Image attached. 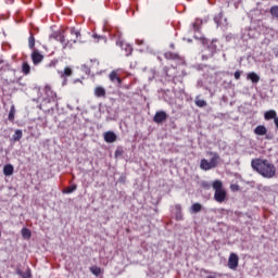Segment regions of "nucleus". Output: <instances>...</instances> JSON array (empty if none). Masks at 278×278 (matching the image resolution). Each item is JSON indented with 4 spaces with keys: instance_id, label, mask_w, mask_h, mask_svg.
<instances>
[{
    "instance_id": "obj_1",
    "label": "nucleus",
    "mask_w": 278,
    "mask_h": 278,
    "mask_svg": "<svg viewBox=\"0 0 278 278\" xmlns=\"http://www.w3.org/2000/svg\"><path fill=\"white\" fill-rule=\"evenodd\" d=\"M253 170H256L258 175L265 177V179H273L277 175V168L275 164L270 163L268 160L254 159L251 162Z\"/></svg>"
},
{
    "instance_id": "obj_2",
    "label": "nucleus",
    "mask_w": 278,
    "mask_h": 278,
    "mask_svg": "<svg viewBox=\"0 0 278 278\" xmlns=\"http://www.w3.org/2000/svg\"><path fill=\"white\" fill-rule=\"evenodd\" d=\"M71 35L75 36V38L67 40V42H66V38L64 37V35L62 33H58V31L52 33L50 35V38H53L58 42H61V45H64L63 49H66V47H73V43L75 45V42H77V40H79V38L81 37V33L79 30L75 29V27L71 28ZM71 42H73V43H71Z\"/></svg>"
},
{
    "instance_id": "obj_3",
    "label": "nucleus",
    "mask_w": 278,
    "mask_h": 278,
    "mask_svg": "<svg viewBox=\"0 0 278 278\" xmlns=\"http://www.w3.org/2000/svg\"><path fill=\"white\" fill-rule=\"evenodd\" d=\"M213 190H215L214 201H216V203H225L227 199V190L223 187V181L215 180L213 182Z\"/></svg>"
},
{
    "instance_id": "obj_4",
    "label": "nucleus",
    "mask_w": 278,
    "mask_h": 278,
    "mask_svg": "<svg viewBox=\"0 0 278 278\" xmlns=\"http://www.w3.org/2000/svg\"><path fill=\"white\" fill-rule=\"evenodd\" d=\"M8 74L9 76L5 78V84H8V86L21 81V77H16V70H12V67L8 66Z\"/></svg>"
},
{
    "instance_id": "obj_5",
    "label": "nucleus",
    "mask_w": 278,
    "mask_h": 278,
    "mask_svg": "<svg viewBox=\"0 0 278 278\" xmlns=\"http://www.w3.org/2000/svg\"><path fill=\"white\" fill-rule=\"evenodd\" d=\"M159 99L165 101V103H173V92L170 90L161 89L157 91Z\"/></svg>"
},
{
    "instance_id": "obj_6",
    "label": "nucleus",
    "mask_w": 278,
    "mask_h": 278,
    "mask_svg": "<svg viewBox=\"0 0 278 278\" xmlns=\"http://www.w3.org/2000/svg\"><path fill=\"white\" fill-rule=\"evenodd\" d=\"M31 61H33V64H35V66H37V64H40V62H42L45 60V55H42L40 53V51L34 49V51L31 52Z\"/></svg>"
},
{
    "instance_id": "obj_7",
    "label": "nucleus",
    "mask_w": 278,
    "mask_h": 278,
    "mask_svg": "<svg viewBox=\"0 0 278 278\" xmlns=\"http://www.w3.org/2000/svg\"><path fill=\"white\" fill-rule=\"evenodd\" d=\"M166 118H168V114H166V112L164 111H157L153 117L154 123H156L157 125H162V123H164V121H166Z\"/></svg>"
},
{
    "instance_id": "obj_8",
    "label": "nucleus",
    "mask_w": 278,
    "mask_h": 278,
    "mask_svg": "<svg viewBox=\"0 0 278 278\" xmlns=\"http://www.w3.org/2000/svg\"><path fill=\"white\" fill-rule=\"evenodd\" d=\"M239 260L240 258L237 256L236 253H231L228 258V268H230V270H236V268H238Z\"/></svg>"
},
{
    "instance_id": "obj_9",
    "label": "nucleus",
    "mask_w": 278,
    "mask_h": 278,
    "mask_svg": "<svg viewBox=\"0 0 278 278\" xmlns=\"http://www.w3.org/2000/svg\"><path fill=\"white\" fill-rule=\"evenodd\" d=\"M104 142H108V144H112L113 142H116L118 136L115 135L114 131L109 130L103 134Z\"/></svg>"
},
{
    "instance_id": "obj_10",
    "label": "nucleus",
    "mask_w": 278,
    "mask_h": 278,
    "mask_svg": "<svg viewBox=\"0 0 278 278\" xmlns=\"http://www.w3.org/2000/svg\"><path fill=\"white\" fill-rule=\"evenodd\" d=\"M59 75L61 76L63 80V86H66V78L65 77H71V75H73V68H71L70 66H66L64 68V71H59Z\"/></svg>"
},
{
    "instance_id": "obj_11",
    "label": "nucleus",
    "mask_w": 278,
    "mask_h": 278,
    "mask_svg": "<svg viewBox=\"0 0 278 278\" xmlns=\"http://www.w3.org/2000/svg\"><path fill=\"white\" fill-rule=\"evenodd\" d=\"M220 164V156L217 153H211L210 168H216Z\"/></svg>"
},
{
    "instance_id": "obj_12",
    "label": "nucleus",
    "mask_w": 278,
    "mask_h": 278,
    "mask_svg": "<svg viewBox=\"0 0 278 278\" xmlns=\"http://www.w3.org/2000/svg\"><path fill=\"white\" fill-rule=\"evenodd\" d=\"M109 79L116 86H121V84H123V79L119 78L118 74L115 71H112L110 73Z\"/></svg>"
},
{
    "instance_id": "obj_13",
    "label": "nucleus",
    "mask_w": 278,
    "mask_h": 278,
    "mask_svg": "<svg viewBox=\"0 0 278 278\" xmlns=\"http://www.w3.org/2000/svg\"><path fill=\"white\" fill-rule=\"evenodd\" d=\"M3 175L4 177H12L14 175V165L7 164L3 166Z\"/></svg>"
},
{
    "instance_id": "obj_14",
    "label": "nucleus",
    "mask_w": 278,
    "mask_h": 278,
    "mask_svg": "<svg viewBox=\"0 0 278 278\" xmlns=\"http://www.w3.org/2000/svg\"><path fill=\"white\" fill-rule=\"evenodd\" d=\"M203 210V205L201 203H193L189 210L190 214H199Z\"/></svg>"
},
{
    "instance_id": "obj_15",
    "label": "nucleus",
    "mask_w": 278,
    "mask_h": 278,
    "mask_svg": "<svg viewBox=\"0 0 278 278\" xmlns=\"http://www.w3.org/2000/svg\"><path fill=\"white\" fill-rule=\"evenodd\" d=\"M94 94L99 99H102L103 97H105V88H103L101 86L96 87L94 88Z\"/></svg>"
},
{
    "instance_id": "obj_16",
    "label": "nucleus",
    "mask_w": 278,
    "mask_h": 278,
    "mask_svg": "<svg viewBox=\"0 0 278 278\" xmlns=\"http://www.w3.org/2000/svg\"><path fill=\"white\" fill-rule=\"evenodd\" d=\"M175 216H176V220H182L184 215L181 214V204L175 205Z\"/></svg>"
},
{
    "instance_id": "obj_17",
    "label": "nucleus",
    "mask_w": 278,
    "mask_h": 278,
    "mask_svg": "<svg viewBox=\"0 0 278 278\" xmlns=\"http://www.w3.org/2000/svg\"><path fill=\"white\" fill-rule=\"evenodd\" d=\"M248 79H251L252 84H257L260 81V76L256 73L251 72L248 74Z\"/></svg>"
},
{
    "instance_id": "obj_18",
    "label": "nucleus",
    "mask_w": 278,
    "mask_h": 278,
    "mask_svg": "<svg viewBox=\"0 0 278 278\" xmlns=\"http://www.w3.org/2000/svg\"><path fill=\"white\" fill-rule=\"evenodd\" d=\"M28 47L31 50L36 48V38L34 37V33H30V36L28 38Z\"/></svg>"
},
{
    "instance_id": "obj_19",
    "label": "nucleus",
    "mask_w": 278,
    "mask_h": 278,
    "mask_svg": "<svg viewBox=\"0 0 278 278\" xmlns=\"http://www.w3.org/2000/svg\"><path fill=\"white\" fill-rule=\"evenodd\" d=\"M22 73H24V75H29V73H31V66H29V63L24 62L22 64Z\"/></svg>"
},
{
    "instance_id": "obj_20",
    "label": "nucleus",
    "mask_w": 278,
    "mask_h": 278,
    "mask_svg": "<svg viewBox=\"0 0 278 278\" xmlns=\"http://www.w3.org/2000/svg\"><path fill=\"white\" fill-rule=\"evenodd\" d=\"M266 128L264 126H257L254 129V134H256V136H266Z\"/></svg>"
},
{
    "instance_id": "obj_21",
    "label": "nucleus",
    "mask_w": 278,
    "mask_h": 278,
    "mask_svg": "<svg viewBox=\"0 0 278 278\" xmlns=\"http://www.w3.org/2000/svg\"><path fill=\"white\" fill-rule=\"evenodd\" d=\"M90 273L94 275L96 277H99L101 275V267L93 265L89 268Z\"/></svg>"
},
{
    "instance_id": "obj_22",
    "label": "nucleus",
    "mask_w": 278,
    "mask_h": 278,
    "mask_svg": "<svg viewBox=\"0 0 278 278\" xmlns=\"http://www.w3.org/2000/svg\"><path fill=\"white\" fill-rule=\"evenodd\" d=\"M21 138H23V130L21 129L15 130L14 135L12 136V139L14 140V142H18Z\"/></svg>"
},
{
    "instance_id": "obj_23",
    "label": "nucleus",
    "mask_w": 278,
    "mask_h": 278,
    "mask_svg": "<svg viewBox=\"0 0 278 278\" xmlns=\"http://www.w3.org/2000/svg\"><path fill=\"white\" fill-rule=\"evenodd\" d=\"M16 115V109L14 108V105L11 106V110L9 112V121L10 123H14V116Z\"/></svg>"
},
{
    "instance_id": "obj_24",
    "label": "nucleus",
    "mask_w": 278,
    "mask_h": 278,
    "mask_svg": "<svg viewBox=\"0 0 278 278\" xmlns=\"http://www.w3.org/2000/svg\"><path fill=\"white\" fill-rule=\"evenodd\" d=\"M164 56L166 60H179V54L173 52H166Z\"/></svg>"
},
{
    "instance_id": "obj_25",
    "label": "nucleus",
    "mask_w": 278,
    "mask_h": 278,
    "mask_svg": "<svg viewBox=\"0 0 278 278\" xmlns=\"http://www.w3.org/2000/svg\"><path fill=\"white\" fill-rule=\"evenodd\" d=\"M77 190V185H72L67 187L65 190H63V194H73Z\"/></svg>"
},
{
    "instance_id": "obj_26",
    "label": "nucleus",
    "mask_w": 278,
    "mask_h": 278,
    "mask_svg": "<svg viewBox=\"0 0 278 278\" xmlns=\"http://www.w3.org/2000/svg\"><path fill=\"white\" fill-rule=\"evenodd\" d=\"M200 168H202V170H210V162L203 159L200 163Z\"/></svg>"
},
{
    "instance_id": "obj_27",
    "label": "nucleus",
    "mask_w": 278,
    "mask_h": 278,
    "mask_svg": "<svg viewBox=\"0 0 278 278\" xmlns=\"http://www.w3.org/2000/svg\"><path fill=\"white\" fill-rule=\"evenodd\" d=\"M22 236L26 240H29V238H31V230H29V228H23L22 229Z\"/></svg>"
},
{
    "instance_id": "obj_28",
    "label": "nucleus",
    "mask_w": 278,
    "mask_h": 278,
    "mask_svg": "<svg viewBox=\"0 0 278 278\" xmlns=\"http://www.w3.org/2000/svg\"><path fill=\"white\" fill-rule=\"evenodd\" d=\"M275 116H277V112H275V111L265 112V119L266 121H270V119L275 118Z\"/></svg>"
},
{
    "instance_id": "obj_29",
    "label": "nucleus",
    "mask_w": 278,
    "mask_h": 278,
    "mask_svg": "<svg viewBox=\"0 0 278 278\" xmlns=\"http://www.w3.org/2000/svg\"><path fill=\"white\" fill-rule=\"evenodd\" d=\"M203 23V20L197 18L195 22L192 24L193 31H199V25Z\"/></svg>"
},
{
    "instance_id": "obj_30",
    "label": "nucleus",
    "mask_w": 278,
    "mask_h": 278,
    "mask_svg": "<svg viewBox=\"0 0 278 278\" xmlns=\"http://www.w3.org/2000/svg\"><path fill=\"white\" fill-rule=\"evenodd\" d=\"M270 14L274 18H278V5H274L270 8Z\"/></svg>"
},
{
    "instance_id": "obj_31",
    "label": "nucleus",
    "mask_w": 278,
    "mask_h": 278,
    "mask_svg": "<svg viewBox=\"0 0 278 278\" xmlns=\"http://www.w3.org/2000/svg\"><path fill=\"white\" fill-rule=\"evenodd\" d=\"M195 105H207V102H205V100L201 99V96H198L195 98Z\"/></svg>"
},
{
    "instance_id": "obj_32",
    "label": "nucleus",
    "mask_w": 278,
    "mask_h": 278,
    "mask_svg": "<svg viewBox=\"0 0 278 278\" xmlns=\"http://www.w3.org/2000/svg\"><path fill=\"white\" fill-rule=\"evenodd\" d=\"M123 153H125L123 147H117V149L115 150V157H122Z\"/></svg>"
},
{
    "instance_id": "obj_33",
    "label": "nucleus",
    "mask_w": 278,
    "mask_h": 278,
    "mask_svg": "<svg viewBox=\"0 0 278 278\" xmlns=\"http://www.w3.org/2000/svg\"><path fill=\"white\" fill-rule=\"evenodd\" d=\"M126 51V55H131V51H134V49L131 48V46L127 45L125 48Z\"/></svg>"
},
{
    "instance_id": "obj_34",
    "label": "nucleus",
    "mask_w": 278,
    "mask_h": 278,
    "mask_svg": "<svg viewBox=\"0 0 278 278\" xmlns=\"http://www.w3.org/2000/svg\"><path fill=\"white\" fill-rule=\"evenodd\" d=\"M81 71H84V73H86V75H90V68L88 65H83Z\"/></svg>"
},
{
    "instance_id": "obj_35",
    "label": "nucleus",
    "mask_w": 278,
    "mask_h": 278,
    "mask_svg": "<svg viewBox=\"0 0 278 278\" xmlns=\"http://www.w3.org/2000/svg\"><path fill=\"white\" fill-rule=\"evenodd\" d=\"M168 71H169L168 67H163V74H164V76H165V77H168V78L170 79V77H173V76H170V74H168Z\"/></svg>"
},
{
    "instance_id": "obj_36",
    "label": "nucleus",
    "mask_w": 278,
    "mask_h": 278,
    "mask_svg": "<svg viewBox=\"0 0 278 278\" xmlns=\"http://www.w3.org/2000/svg\"><path fill=\"white\" fill-rule=\"evenodd\" d=\"M230 190H232V192H238V190H240V186H238V185H230Z\"/></svg>"
},
{
    "instance_id": "obj_37",
    "label": "nucleus",
    "mask_w": 278,
    "mask_h": 278,
    "mask_svg": "<svg viewBox=\"0 0 278 278\" xmlns=\"http://www.w3.org/2000/svg\"><path fill=\"white\" fill-rule=\"evenodd\" d=\"M201 41H202V45H203L204 47H206V49H210V45L207 43V42H208L207 39L201 38Z\"/></svg>"
},
{
    "instance_id": "obj_38",
    "label": "nucleus",
    "mask_w": 278,
    "mask_h": 278,
    "mask_svg": "<svg viewBox=\"0 0 278 278\" xmlns=\"http://www.w3.org/2000/svg\"><path fill=\"white\" fill-rule=\"evenodd\" d=\"M220 18H223L222 13H219L217 16L214 17V21H215V23H217V25H218V23H220Z\"/></svg>"
},
{
    "instance_id": "obj_39",
    "label": "nucleus",
    "mask_w": 278,
    "mask_h": 278,
    "mask_svg": "<svg viewBox=\"0 0 278 278\" xmlns=\"http://www.w3.org/2000/svg\"><path fill=\"white\" fill-rule=\"evenodd\" d=\"M242 73L240 71L235 72V79H240Z\"/></svg>"
},
{
    "instance_id": "obj_40",
    "label": "nucleus",
    "mask_w": 278,
    "mask_h": 278,
    "mask_svg": "<svg viewBox=\"0 0 278 278\" xmlns=\"http://www.w3.org/2000/svg\"><path fill=\"white\" fill-rule=\"evenodd\" d=\"M202 188H210V182L202 181Z\"/></svg>"
},
{
    "instance_id": "obj_41",
    "label": "nucleus",
    "mask_w": 278,
    "mask_h": 278,
    "mask_svg": "<svg viewBox=\"0 0 278 278\" xmlns=\"http://www.w3.org/2000/svg\"><path fill=\"white\" fill-rule=\"evenodd\" d=\"M212 49H213L214 51H216V45H214V41L211 42V50H212Z\"/></svg>"
},
{
    "instance_id": "obj_42",
    "label": "nucleus",
    "mask_w": 278,
    "mask_h": 278,
    "mask_svg": "<svg viewBox=\"0 0 278 278\" xmlns=\"http://www.w3.org/2000/svg\"><path fill=\"white\" fill-rule=\"evenodd\" d=\"M274 123H275V125H276V127L278 129V117H275Z\"/></svg>"
},
{
    "instance_id": "obj_43",
    "label": "nucleus",
    "mask_w": 278,
    "mask_h": 278,
    "mask_svg": "<svg viewBox=\"0 0 278 278\" xmlns=\"http://www.w3.org/2000/svg\"><path fill=\"white\" fill-rule=\"evenodd\" d=\"M210 58L205 54L202 55V60H208Z\"/></svg>"
},
{
    "instance_id": "obj_44",
    "label": "nucleus",
    "mask_w": 278,
    "mask_h": 278,
    "mask_svg": "<svg viewBox=\"0 0 278 278\" xmlns=\"http://www.w3.org/2000/svg\"><path fill=\"white\" fill-rule=\"evenodd\" d=\"M93 38H103V37L96 34L93 35Z\"/></svg>"
},
{
    "instance_id": "obj_45",
    "label": "nucleus",
    "mask_w": 278,
    "mask_h": 278,
    "mask_svg": "<svg viewBox=\"0 0 278 278\" xmlns=\"http://www.w3.org/2000/svg\"><path fill=\"white\" fill-rule=\"evenodd\" d=\"M170 49H175V43L169 45Z\"/></svg>"
},
{
    "instance_id": "obj_46",
    "label": "nucleus",
    "mask_w": 278,
    "mask_h": 278,
    "mask_svg": "<svg viewBox=\"0 0 278 278\" xmlns=\"http://www.w3.org/2000/svg\"><path fill=\"white\" fill-rule=\"evenodd\" d=\"M7 3H14V0H7Z\"/></svg>"
},
{
    "instance_id": "obj_47",
    "label": "nucleus",
    "mask_w": 278,
    "mask_h": 278,
    "mask_svg": "<svg viewBox=\"0 0 278 278\" xmlns=\"http://www.w3.org/2000/svg\"><path fill=\"white\" fill-rule=\"evenodd\" d=\"M43 108H45V106H42V105H39V109H40V110H45Z\"/></svg>"
},
{
    "instance_id": "obj_48",
    "label": "nucleus",
    "mask_w": 278,
    "mask_h": 278,
    "mask_svg": "<svg viewBox=\"0 0 278 278\" xmlns=\"http://www.w3.org/2000/svg\"><path fill=\"white\" fill-rule=\"evenodd\" d=\"M77 81H79V79L75 80V84H77Z\"/></svg>"
},
{
    "instance_id": "obj_49",
    "label": "nucleus",
    "mask_w": 278,
    "mask_h": 278,
    "mask_svg": "<svg viewBox=\"0 0 278 278\" xmlns=\"http://www.w3.org/2000/svg\"><path fill=\"white\" fill-rule=\"evenodd\" d=\"M206 278H210V276H207Z\"/></svg>"
},
{
    "instance_id": "obj_50",
    "label": "nucleus",
    "mask_w": 278,
    "mask_h": 278,
    "mask_svg": "<svg viewBox=\"0 0 278 278\" xmlns=\"http://www.w3.org/2000/svg\"><path fill=\"white\" fill-rule=\"evenodd\" d=\"M0 237H1V232H0Z\"/></svg>"
},
{
    "instance_id": "obj_51",
    "label": "nucleus",
    "mask_w": 278,
    "mask_h": 278,
    "mask_svg": "<svg viewBox=\"0 0 278 278\" xmlns=\"http://www.w3.org/2000/svg\"><path fill=\"white\" fill-rule=\"evenodd\" d=\"M210 278H213L212 276Z\"/></svg>"
}]
</instances>
